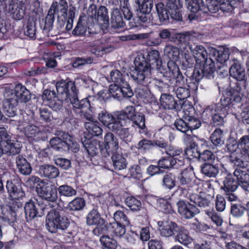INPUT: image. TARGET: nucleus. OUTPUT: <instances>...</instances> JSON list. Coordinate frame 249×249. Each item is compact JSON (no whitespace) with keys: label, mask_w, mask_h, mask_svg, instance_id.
<instances>
[{"label":"nucleus","mask_w":249,"mask_h":249,"mask_svg":"<svg viewBox=\"0 0 249 249\" xmlns=\"http://www.w3.org/2000/svg\"><path fill=\"white\" fill-rule=\"evenodd\" d=\"M135 68L130 72V76L138 83L145 84L151 73V69H159L161 60L157 50L150 51L145 58L143 55H138L134 61Z\"/></svg>","instance_id":"1"},{"label":"nucleus","mask_w":249,"mask_h":249,"mask_svg":"<svg viewBox=\"0 0 249 249\" xmlns=\"http://www.w3.org/2000/svg\"><path fill=\"white\" fill-rule=\"evenodd\" d=\"M56 88L57 98L50 102L49 106L53 111L61 116L66 108L63 106L64 101L69 99L71 104L72 99L77 98V90L74 82L72 81L66 82L65 81H62L57 82L56 84Z\"/></svg>","instance_id":"2"},{"label":"nucleus","mask_w":249,"mask_h":249,"mask_svg":"<svg viewBox=\"0 0 249 249\" xmlns=\"http://www.w3.org/2000/svg\"><path fill=\"white\" fill-rule=\"evenodd\" d=\"M70 225V221L64 215L63 210L52 209L48 212L46 217V227L49 232L65 231L66 236L71 238L74 236L75 232L69 230Z\"/></svg>","instance_id":"3"},{"label":"nucleus","mask_w":249,"mask_h":249,"mask_svg":"<svg viewBox=\"0 0 249 249\" xmlns=\"http://www.w3.org/2000/svg\"><path fill=\"white\" fill-rule=\"evenodd\" d=\"M206 5L203 0H192L188 3V10L191 13L188 15L190 21L197 19L201 14L215 13L219 10V4L215 0H207Z\"/></svg>","instance_id":"4"},{"label":"nucleus","mask_w":249,"mask_h":249,"mask_svg":"<svg viewBox=\"0 0 249 249\" xmlns=\"http://www.w3.org/2000/svg\"><path fill=\"white\" fill-rule=\"evenodd\" d=\"M227 108H222L221 106L212 104L208 106L203 111L204 118H212V123L215 126H221L224 124L225 118L228 115Z\"/></svg>","instance_id":"5"},{"label":"nucleus","mask_w":249,"mask_h":249,"mask_svg":"<svg viewBox=\"0 0 249 249\" xmlns=\"http://www.w3.org/2000/svg\"><path fill=\"white\" fill-rule=\"evenodd\" d=\"M229 73L230 76L237 80L235 84L234 90L245 92L248 84L245 69L238 61H235L231 66Z\"/></svg>","instance_id":"6"},{"label":"nucleus","mask_w":249,"mask_h":249,"mask_svg":"<svg viewBox=\"0 0 249 249\" xmlns=\"http://www.w3.org/2000/svg\"><path fill=\"white\" fill-rule=\"evenodd\" d=\"M215 71L214 61L211 58L208 57L202 62V64L196 66L192 77L197 82L204 77L206 78L213 77V74Z\"/></svg>","instance_id":"7"},{"label":"nucleus","mask_w":249,"mask_h":249,"mask_svg":"<svg viewBox=\"0 0 249 249\" xmlns=\"http://www.w3.org/2000/svg\"><path fill=\"white\" fill-rule=\"evenodd\" d=\"M94 99L93 97H89L79 101L78 97L75 99H72L71 105L73 109H78L80 110L79 112L80 116L87 120L93 121L94 118L92 115L90 113V109L91 107V101Z\"/></svg>","instance_id":"8"},{"label":"nucleus","mask_w":249,"mask_h":249,"mask_svg":"<svg viewBox=\"0 0 249 249\" xmlns=\"http://www.w3.org/2000/svg\"><path fill=\"white\" fill-rule=\"evenodd\" d=\"M36 191L40 197L48 202H54L58 198L57 190L55 186L45 181L36 186Z\"/></svg>","instance_id":"9"},{"label":"nucleus","mask_w":249,"mask_h":249,"mask_svg":"<svg viewBox=\"0 0 249 249\" xmlns=\"http://www.w3.org/2000/svg\"><path fill=\"white\" fill-rule=\"evenodd\" d=\"M128 117L126 112L121 111L114 116L106 110L101 111L98 115V120L110 131L119 120H125Z\"/></svg>","instance_id":"10"},{"label":"nucleus","mask_w":249,"mask_h":249,"mask_svg":"<svg viewBox=\"0 0 249 249\" xmlns=\"http://www.w3.org/2000/svg\"><path fill=\"white\" fill-rule=\"evenodd\" d=\"M11 136L7 133L4 127H0V140L1 146L5 147V150L11 154L16 155L20 151V147L18 143L11 140Z\"/></svg>","instance_id":"11"},{"label":"nucleus","mask_w":249,"mask_h":249,"mask_svg":"<svg viewBox=\"0 0 249 249\" xmlns=\"http://www.w3.org/2000/svg\"><path fill=\"white\" fill-rule=\"evenodd\" d=\"M127 118L125 120H120L116 124L111 128V131L116 134L123 142L127 143L131 141L132 136L130 133L127 123L130 121Z\"/></svg>","instance_id":"12"},{"label":"nucleus","mask_w":249,"mask_h":249,"mask_svg":"<svg viewBox=\"0 0 249 249\" xmlns=\"http://www.w3.org/2000/svg\"><path fill=\"white\" fill-rule=\"evenodd\" d=\"M56 135L57 136L50 141L51 146L58 151H68V142H70V135L63 131H57Z\"/></svg>","instance_id":"13"},{"label":"nucleus","mask_w":249,"mask_h":249,"mask_svg":"<svg viewBox=\"0 0 249 249\" xmlns=\"http://www.w3.org/2000/svg\"><path fill=\"white\" fill-rule=\"evenodd\" d=\"M107 206L105 204L99 203L91 210L86 217V223L88 226H95L105 223V221L101 217V213L105 211Z\"/></svg>","instance_id":"14"},{"label":"nucleus","mask_w":249,"mask_h":249,"mask_svg":"<svg viewBox=\"0 0 249 249\" xmlns=\"http://www.w3.org/2000/svg\"><path fill=\"white\" fill-rule=\"evenodd\" d=\"M244 91H236L234 87H231V89L227 91L223 94L220 100V105L222 108H227V107L232 102L240 103L244 96Z\"/></svg>","instance_id":"15"},{"label":"nucleus","mask_w":249,"mask_h":249,"mask_svg":"<svg viewBox=\"0 0 249 249\" xmlns=\"http://www.w3.org/2000/svg\"><path fill=\"white\" fill-rule=\"evenodd\" d=\"M105 147L101 149V154L104 157L109 153H116L119 148V142L117 138L111 132L106 133L104 137Z\"/></svg>","instance_id":"16"},{"label":"nucleus","mask_w":249,"mask_h":249,"mask_svg":"<svg viewBox=\"0 0 249 249\" xmlns=\"http://www.w3.org/2000/svg\"><path fill=\"white\" fill-rule=\"evenodd\" d=\"M76 8L72 5H70L68 18H59L58 17V25L60 31L62 33L70 31L73 26V19L75 17Z\"/></svg>","instance_id":"17"},{"label":"nucleus","mask_w":249,"mask_h":249,"mask_svg":"<svg viewBox=\"0 0 249 249\" xmlns=\"http://www.w3.org/2000/svg\"><path fill=\"white\" fill-rule=\"evenodd\" d=\"M179 214L186 219L191 218L199 213L196 206L184 201H179L177 204Z\"/></svg>","instance_id":"18"},{"label":"nucleus","mask_w":249,"mask_h":249,"mask_svg":"<svg viewBox=\"0 0 249 249\" xmlns=\"http://www.w3.org/2000/svg\"><path fill=\"white\" fill-rule=\"evenodd\" d=\"M165 7L172 19L177 21L182 20V4L180 0H167Z\"/></svg>","instance_id":"19"},{"label":"nucleus","mask_w":249,"mask_h":249,"mask_svg":"<svg viewBox=\"0 0 249 249\" xmlns=\"http://www.w3.org/2000/svg\"><path fill=\"white\" fill-rule=\"evenodd\" d=\"M6 189L9 196L14 199H18L25 196V193L16 179L8 180L6 182Z\"/></svg>","instance_id":"20"},{"label":"nucleus","mask_w":249,"mask_h":249,"mask_svg":"<svg viewBox=\"0 0 249 249\" xmlns=\"http://www.w3.org/2000/svg\"><path fill=\"white\" fill-rule=\"evenodd\" d=\"M8 10L13 19L20 20L24 17L25 7L22 1L12 0L9 4Z\"/></svg>","instance_id":"21"},{"label":"nucleus","mask_w":249,"mask_h":249,"mask_svg":"<svg viewBox=\"0 0 249 249\" xmlns=\"http://www.w3.org/2000/svg\"><path fill=\"white\" fill-rule=\"evenodd\" d=\"M160 234L165 237H169L175 235L178 230L179 229L180 226L178 225L176 222L172 221H166L161 222L160 225Z\"/></svg>","instance_id":"22"},{"label":"nucleus","mask_w":249,"mask_h":249,"mask_svg":"<svg viewBox=\"0 0 249 249\" xmlns=\"http://www.w3.org/2000/svg\"><path fill=\"white\" fill-rule=\"evenodd\" d=\"M236 181L245 191L249 192V174L247 168H236L233 172Z\"/></svg>","instance_id":"23"},{"label":"nucleus","mask_w":249,"mask_h":249,"mask_svg":"<svg viewBox=\"0 0 249 249\" xmlns=\"http://www.w3.org/2000/svg\"><path fill=\"white\" fill-rule=\"evenodd\" d=\"M230 161L233 163L237 168L245 169L248 166L249 162V155L240 152L233 153L229 156Z\"/></svg>","instance_id":"24"},{"label":"nucleus","mask_w":249,"mask_h":249,"mask_svg":"<svg viewBox=\"0 0 249 249\" xmlns=\"http://www.w3.org/2000/svg\"><path fill=\"white\" fill-rule=\"evenodd\" d=\"M183 162L182 159L166 156L163 157L158 161V165L160 168L163 169L178 168L183 165Z\"/></svg>","instance_id":"25"},{"label":"nucleus","mask_w":249,"mask_h":249,"mask_svg":"<svg viewBox=\"0 0 249 249\" xmlns=\"http://www.w3.org/2000/svg\"><path fill=\"white\" fill-rule=\"evenodd\" d=\"M14 97L16 98L14 99L16 100L17 103L19 101L26 103L31 99V93L25 86L19 83L15 86Z\"/></svg>","instance_id":"26"},{"label":"nucleus","mask_w":249,"mask_h":249,"mask_svg":"<svg viewBox=\"0 0 249 249\" xmlns=\"http://www.w3.org/2000/svg\"><path fill=\"white\" fill-rule=\"evenodd\" d=\"M82 142L87 153L92 157L90 158L91 161H92V159L98 154L99 151L101 152L103 147H101L97 141L85 138L84 140H82Z\"/></svg>","instance_id":"27"},{"label":"nucleus","mask_w":249,"mask_h":249,"mask_svg":"<svg viewBox=\"0 0 249 249\" xmlns=\"http://www.w3.org/2000/svg\"><path fill=\"white\" fill-rule=\"evenodd\" d=\"M117 222H112L107 224V232L114 238H122L126 232L125 227Z\"/></svg>","instance_id":"28"},{"label":"nucleus","mask_w":249,"mask_h":249,"mask_svg":"<svg viewBox=\"0 0 249 249\" xmlns=\"http://www.w3.org/2000/svg\"><path fill=\"white\" fill-rule=\"evenodd\" d=\"M161 106L166 109H179L180 105L178 104L174 97L167 93H162L160 97Z\"/></svg>","instance_id":"29"},{"label":"nucleus","mask_w":249,"mask_h":249,"mask_svg":"<svg viewBox=\"0 0 249 249\" xmlns=\"http://www.w3.org/2000/svg\"><path fill=\"white\" fill-rule=\"evenodd\" d=\"M15 160L17 169L20 174L24 176H28L31 173L32 167L23 156L18 155L16 157Z\"/></svg>","instance_id":"30"},{"label":"nucleus","mask_w":249,"mask_h":249,"mask_svg":"<svg viewBox=\"0 0 249 249\" xmlns=\"http://www.w3.org/2000/svg\"><path fill=\"white\" fill-rule=\"evenodd\" d=\"M179 228V229L177 231V234L175 236V241L186 246L191 245L193 239L189 235L188 231L182 226H180Z\"/></svg>","instance_id":"31"},{"label":"nucleus","mask_w":249,"mask_h":249,"mask_svg":"<svg viewBox=\"0 0 249 249\" xmlns=\"http://www.w3.org/2000/svg\"><path fill=\"white\" fill-rule=\"evenodd\" d=\"M17 101L13 98H6L3 104V110L6 116L9 117H15L17 112Z\"/></svg>","instance_id":"32"},{"label":"nucleus","mask_w":249,"mask_h":249,"mask_svg":"<svg viewBox=\"0 0 249 249\" xmlns=\"http://www.w3.org/2000/svg\"><path fill=\"white\" fill-rule=\"evenodd\" d=\"M39 172L42 176L49 178H56L59 175L58 169L54 166L50 164L40 165Z\"/></svg>","instance_id":"33"},{"label":"nucleus","mask_w":249,"mask_h":249,"mask_svg":"<svg viewBox=\"0 0 249 249\" xmlns=\"http://www.w3.org/2000/svg\"><path fill=\"white\" fill-rule=\"evenodd\" d=\"M94 19L103 29L107 28L109 25V17L107 9L105 6H100Z\"/></svg>","instance_id":"34"},{"label":"nucleus","mask_w":249,"mask_h":249,"mask_svg":"<svg viewBox=\"0 0 249 249\" xmlns=\"http://www.w3.org/2000/svg\"><path fill=\"white\" fill-rule=\"evenodd\" d=\"M56 5L55 4L51 5L48 14L45 18V25L43 31L48 36H49V35L48 34L49 32L53 29V23L54 20V10L56 7Z\"/></svg>","instance_id":"35"},{"label":"nucleus","mask_w":249,"mask_h":249,"mask_svg":"<svg viewBox=\"0 0 249 249\" xmlns=\"http://www.w3.org/2000/svg\"><path fill=\"white\" fill-rule=\"evenodd\" d=\"M201 173L209 178H215L219 173L217 164L212 163H204L201 166Z\"/></svg>","instance_id":"36"},{"label":"nucleus","mask_w":249,"mask_h":249,"mask_svg":"<svg viewBox=\"0 0 249 249\" xmlns=\"http://www.w3.org/2000/svg\"><path fill=\"white\" fill-rule=\"evenodd\" d=\"M192 49V47H189ZM193 56L195 58L196 62V66H198V64H202V62L204 61V59L208 58V54L206 50L201 45H197L193 50H191Z\"/></svg>","instance_id":"37"},{"label":"nucleus","mask_w":249,"mask_h":249,"mask_svg":"<svg viewBox=\"0 0 249 249\" xmlns=\"http://www.w3.org/2000/svg\"><path fill=\"white\" fill-rule=\"evenodd\" d=\"M129 112H132V115L130 116L131 118V121L133 123L132 126L135 127L137 126L141 129H143L145 128V117L144 115L140 113H135L134 112V108L133 107H131L129 108Z\"/></svg>","instance_id":"38"},{"label":"nucleus","mask_w":249,"mask_h":249,"mask_svg":"<svg viewBox=\"0 0 249 249\" xmlns=\"http://www.w3.org/2000/svg\"><path fill=\"white\" fill-rule=\"evenodd\" d=\"M148 79L149 77H147V79L145 84L139 83L136 80H134L139 85L135 90L137 96L138 98L145 99L147 101L151 96V91L146 86Z\"/></svg>","instance_id":"39"},{"label":"nucleus","mask_w":249,"mask_h":249,"mask_svg":"<svg viewBox=\"0 0 249 249\" xmlns=\"http://www.w3.org/2000/svg\"><path fill=\"white\" fill-rule=\"evenodd\" d=\"M178 178L181 185L191 187L193 184L195 176L192 171L185 170L181 172Z\"/></svg>","instance_id":"40"},{"label":"nucleus","mask_w":249,"mask_h":249,"mask_svg":"<svg viewBox=\"0 0 249 249\" xmlns=\"http://www.w3.org/2000/svg\"><path fill=\"white\" fill-rule=\"evenodd\" d=\"M224 185L221 187L225 192H233L235 191L239 184L232 176L231 175H228L223 181Z\"/></svg>","instance_id":"41"},{"label":"nucleus","mask_w":249,"mask_h":249,"mask_svg":"<svg viewBox=\"0 0 249 249\" xmlns=\"http://www.w3.org/2000/svg\"><path fill=\"white\" fill-rule=\"evenodd\" d=\"M24 209L27 222L31 221L37 216V209L35 202L32 200L26 202Z\"/></svg>","instance_id":"42"},{"label":"nucleus","mask_w":249,"mask_h":249,"mask_svg":"<svg viewBox=\"0 0 249 249\" xmlns=\"http://www.w3.org/2000/svg\"><path fill=\"white\" fill-rule=\"evenodd\" d=\"M111 24L115 28H120L124 27V23L120 10L113 8L111 13Z\"/></svg>","instance_id":"43"},{"label":"nucleus","mask_w":249,"mask_h":249,"mask_svg":"<svg viewBox=\"0 0 249 249\" xmlns=\"http://www.w3.org/2000/svg\"><path fill=\"white\" fill-rule=\"evenodd\" d=\"M85 129L92 136H98L103 133V130L97 121H90L84 124Z\"/></svg>","instance_id":"44"},{"label":"nucleus","mask_w":249,"mask_h":249,"mask_svg":"<svg viewBox=\"0 0 249 249\" xmlns=\"http://www.w3.org/2000/svg\"><path fill=\"white\" fill-rule=\"evenodd\" d=\"M153 7L148 6H138L136 9V15L140 21L142 23L146 22L149 19V14Z\"/></svg>","instance_id":"45"},{"label":"nucleus","mask_w":249,"mask_h":249,"mask_svg":"<svg viewBox=\"0 0 249 249\" xmlns=\"http://www.w3.org/2000/svg\"><path fill=\"white\" fill-rule=\"evenodd\" d=\"M175 175L170 172H166L162 177L161 184L164 188L171 190L176 185Z\"/></svg>","instance_id":"46"},{"label":"nucleus","mask_w":249,"mask_h":249,"mask_svg":"<svg viewBox=\"0 0 249 249\" xmlns=\"http://www.w3.org/2000/svg\"><path fill=\"white\" fill-rule=\"evenodd\" d=\"M189 199L191 202L200 207L206 208L209 207L210 204V201L208 199L198 194L190 195Z\"/></svg>","instance_id":"47"},{"label":"nucleus","mask_w":249,"mask_h":249,"mask_svg":"<svg viewBox=\"0 0 249 249\" xmlns=\"http://www.w3.org/2000/svg\"><path fill=\"white\" fill-rule=\"evenodd\" d=\"M112 154L111 159L114 169L117 170L125 169L126 167V160L122 155L117 152L112 153Z\"/></svg>","instance_id":"48"},{"label":"nucleus","mask_w":249,"mask_h":249,"mask_svg":"<svg viewBox=\"0 0 249 249\" xmlns=\"http://www.w3.org/2000/svg\"><path fill=\"white\" fill-rule=\"evenodd\" d=\"M213 53L217 62L222 64L228 60L230 56V50L226 48H222L218 50L214 49Z\"/></svg>","instance_id":"49"},{"label":"nucleus","mask_w":249,"mask_h":249,"mask_svg":"<svg viewBox=\"0 0 249 249\" xmlns=\"http://www.w3.org/2000/svg\"><path fill=\"white\" fill-rule=\"evenodd\" d=\"M156 11L159 18V21L162 23L167 21L169 18V13L162 2H159L156 5Z\"/></svg>","instance_id":"50"},{"label":"nucleus","mask_w":249,"mask_h":249,"mask_svg":"<svg viewBox=\"0 0 249 249\" xmlns=\"http://www.w3.org/2000/svg\"><path fill=\"white\" fill-rule=\"evenodd\" d=\"M164 54L169 59L178 60L180 51L178 48L170 44L165 45Z\"/></svg>","instance_id":"51"},{"label":"nucleus","mask_w":249,"mask_h":249,"mask_svg":"<svg viewBox=\"0 0 249 249\" xmlns=\"http://www.w3.org/2000/svg\"><path fill=\"white\" fill-rule=\"evenodd\" d=\"M86 18V17L79 18L76 27L72 32L73 35L82 36L85 35L87 29Z\"/></svg>","instance_id":"52"},{"label":"nucleus","mask_w":249,"mask_h":249,"mask_svg":"<svg viewBox=\"0 0 249 249\" xmlns=\"http://www.w3.org/2000/svg\"><path fill=\"white\" fill-rule=\"evenodd\" d=\"M100 241L102 246L107 249H116L118 244L117 241L108 235H103L100 237Z\"/></svg>","instance_id":"53"},{"label":"nucleus","mask_w":249,"mask_h":249,"mask_svg":"<svg viewBox=\"0 0 249 249\" xmlns=\"http://www.w3.org/2000/svg\"><path fill=\"white\" fill-rule=\"evenodd\" d=\"M210 138L212 142L215 146H221L224 143L223 132L220 129H216Z\"/></svg>","instance_id":"54"},{"label":"nucleus","mask_w":249,"mask_h":249,"mask_svg":"<svg viewBox=\"0 0 249 249\" xmlns=\"http://www.w3.org/2000/svg\"><path fill=\"white\" fill-rule=\"evenodd\" d=\"M185 153L187 158L189 159L197 158L199 160L200 151L198 149L197 144L193 143L186 148Z\"/></svg>","instance_id":"55"},{"label":"nucleus","mask_w":249,"mask_h":249,"mask_svg":"<svg viewBox=\"0 0 249 249\" xmlns=\"http://www.w3.org/2000/svg\"><path fill=\"white\" fill-rule=\"evenodd\" d=\"M193 36L192 32H186L183 33L177 34L174 36L175 43L177 44H185L188 43V41Z\"/></svg>","instance_id":"56"},{"label":"nucleus","mask_w":249,"mask_h":249,"mask_svg":"<svg viewBox=\"0 0 249 249\" xmlns=\"http://www.w3.org/2000/svg\"><path fill=\"white\" fill-rule=\"evenodd\" d=\"M85 206L84 199L81 197H76L69 203L68 207L71 211H80L82 210Z\"/></svg>","instance_id":"57"},{"label":"nucleus","mask_w":249,"mask_h":249,"mask_svg":"<svg viewBox=\"0 0 249 249\" xmlns=\"http://www.w3.org/2000/svg\"><path fill=\"white\" fill-rule=\"evenodd\" d=\"M57 190L60 196H64L70 197L74 196L76 194V191L68 185H61Z\"/></svg>","instance_id":"58"},{"label":"nucleus","mask_w":249,"mask_h":249,"mask_svg":"<svg viewBox=\"0 0 249 249\" xmlns=\"http://www.w3.org/2000/svg\"><path fill=\"white\" fill-rule=\"evenodd\" d=\"M114 222L120 223L124 226H129L130 221L127 216L122 211H117L113 214Z\"/></svg>","instance_id":"59"},{"label":"nucleus","mask_w":249,"mask_h":249,"mask_svg":"<svg viewBox=\"0 0 249 249\" xmlns=\"http://www.w3.org/2000/svg\"><path fill=\"white\" fill-rule=\"evenodd\" d=\"M126 205L134 211L140 210L142 206L141 202L133 196H128L125 200Z\"/></svg>","instance_id":"60"},{"label":"nucleus","mask_w":249,"mask_h":249,"mask_svg":"<svg viewBox=\"0 0 249 249\" xmlns=\"http://www.w3.org/2000/svg\"><path fill=\"white\" fill-rule=\"evenodd\" d=\"M159 38L162 43L163 41H170L171 42H175L174 36H172L171 30L168 29H163L159 31Z\"/></svg>","instance_id":"61"},{"label":"nucleus","mask_w":249,"mask_h":249,"mask_svg":"<svg viewBox=\"0 0 249 249\" xmlns=\"http://www.w3.org/2000/svg\"><path fill=\"white\" fill-rule=\"evenodd\" d=\"M173 90L175 92L177 97L180 100L186 99L190 95L189 89L186 87L173 88Z\"/></svg>","instance_id":"62"},{"label":"nucleus","mask_w":249,"mask_h":249,"mask_svg":"<svg viewBox=\"0 0 249 249\" xmlns=\"http://www.w3.org/2000/svg\"><path fill=\"white\" fill-rule=\"evenodd\" d=\"M240 152L249 155V135L242 137L238 141Z\"/></svg>","instance_id":"63"},{"label":"nucleus","mask_w":249,"mask_h":249,"mask_svg":"<svg viewBox=\"0 0 249 249\" xmlns=\"http://www.w3.org/2000/svg\"><path fill=\"white\" fill-rule=\"evenodd\" d=\"M246 211V208L240 204H231V213L234 217L241 216Z\"/></svg>","instance_id":"64"}]
</instances>
